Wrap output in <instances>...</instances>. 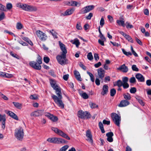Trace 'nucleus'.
Listing matches in <instances>:
<instances>
[{"label": "nucleus", "mask_w": 151, "mask_h": 151, "mask_svg": "<svg viewBox=\"0 0 151 151\" xmlns=\"http://www.w3.org/2000/svg\"><path fill=\"white\" fill-rule=\"evenodd\" d=\"M137 100L138 101V102L142 106H144L145 105V103L143 102L142 100L140 99L139 97H138L136 98Z\"/></svg>", "instance_id": "nucleus-43"}, {"label": "nucleus", "mask_w": 151, "mask_h": 151, "mask_svg": "<svg viewBox=\"0 0 151 151\" xmlns=\"http://www.w3.org/2000/svg\"><path fill=\"white\" fill-rule=\"evenodd\" d=\"M135 77L139 82H142L145 81V78L140 73L137 74L135 75Z\"/></svg>", "instance_id": "nucleus-18"}, {"label": "nucleus", "mask_w": 151, "mask_h": 151, "mask_svg": "<svg viewBox=\"0 0 151 151\" xmlns=\"http://www.w3.org/2000/svg\"><path fill=\"white\" fill-rule=\"evenodd\" d=\"M50 32L51 33L54 38L57 39L58 38L57 33L53 29L50 30Z\"/></svg>", "instance_id": "nucleus-31"}, {"label": "nucleus", "mask_w": 151, "mask_h": 151, "mask_svg": "<svg viewBox=\"0 0 151 151\" xmlns=\"http://www.w3.org/2000/svg\"><path fill=\"white\" fill-rule=\"evenodd\" d=\"M89 105L90 107L92 109L95 108L98 106V105H96L95 103L92 102H90Z\"/></svg>", "instance_id": "nucleus-39"}, {"label": "nucleus", "mask_w": 151, "mask_h": 151, "mask_svg": "<svg viewBox=\"0 0 151 151\" xmlns=\"http://www.w3.org/2000/svg\"><path fill=\"white\" fill-rule=\"evenodd\" d=\"M123 96L124 99L127 101L131 99L130 94L128 93H127L126 94H124Z\"/></svg>", "instance_id": "nucleus-36"}, {"label": "nucleus", "mask_w": 151, "mask_h": 151, "mask_svg": "<svg viewBox=\"0 0 151 151\" xmlns=\"http://www.w3.org/2000/svg\"><path fill=\"white\" fill-rule=\"evenodd\" d=\"M56 59L58 63L62 65H63L66 63V55H58L56 56Z\"/></svg>", "instance_id": "nucleus-11"}, {"label": "nucleus", "mask_w": 151, "mask_h": 151, "mask_svg": "<svg viewBox=\"0 0 151 151\" xmlns=\"http://www.w3.org/2000/svg\"><path fill=\"white\" fill-rule=\"evenodd\" d=\"M22 24L20 22H18L17 24L16 28L17 29H21L23 27Z\"/></svg>", "instance_id": "nucleus-41"}, {"label": "nucleus", "mask_w": 151, "mask_h": 151, "mask_svg": "<svg viewBox=\"0 0 151 151\" xmlns=\"http://www.w3.org/2000/svg\"><path fill=\"white\" fill-rule=\"evenodd\" d=\"M124 37L129 42L131 43L134 42L133 40L129 35L126 34Z\"/></svg>", "instance_id": "nucleus-33"}, {"label": "nucleus", "mask_w": 151, "mask_h": 151, "mask_svg": "<svg viewBox=\"0 0 151 151\" xmlns=\"http://www.w3.org/2000/svg\"><path fill=\"white\" fill-rule=\"evenodd\" d=\"M5 14L3 12H2L0 14V21L3 20L4 18Z\"/></svg>", "instance_id": "nucleus-61"}, {"label": "nucleus", "mask_w": 151, "mask_h": 151, "mask_svg": "<svg viewBox=\"0 0 151 151\" xmlns=\"http://www.w3.org/2000/svg\"><path fill=\"white\" fill-rule=\"evenodd\" d=\"M111 117L114 123L119 127L121 121V116L115 113H112L111 114Z\"/></svg>", "instance_id": "nucleus-6"}, {"label": "nucleus", "mask_w": 151, "mask_h": 151, "mask_svg": "<svg viewBox=\"0 0 151 151\" xmlns=\"http://www.w3.org/2000/svg\"><path fill=\"white\" fill-rule=\"evenodd\" d=\"M114 134L112 132H110L107 133L106 136L107 137V140L109 142H112L113 139L112 137L113 136Z\"/></svg>", "instance_id": "nucleus-20"}, {"label": "nucleus", "mask_w": 151, "mask_h": 151, "mask_svg": "<svg viewBox=\"0 0 151 151\" xmlns=\"http://www.w3.org/2000/svg\"><path fill=\"white\" fill-rule=\"evenodd\" d=\"M135 40L140 45L142 46V42L137 37L135 38Z\"/></svg>", "instance_id": "nucleus-60"}, {"label": "nucleus", "mask_w": 151, "mask_h": 151, "mask_svg": "<svg viewBox=\"0 0 151 151\" xmlns=\"http://www.w3.org/2000/svg\"><path fill=\"white\" fill-rule=\"evenodd\" d=\"M12 5L11 3H8L6 4V10H10L12 8Z\"/></svg>", "instance_id": "nucleus-37"}, {"label": "nucleus", "mask_w": 151, "mask_h": 151, "mask_svg": "<svg viewBox=\"0 0 151 151\" xmlns=\"http://www.w3.org/2000/svg\"><path fill=\"white\" fill-rule=\"evenodd\" d=\"M4 75H5L4 77L7 78H11L12 76V74L6 73H5V74H4Z\"/></svg>", "instance_id": "nucleus-59"}, {"label": "nucleus", "mask_w": 151, "mask_h": 151, "mask_svg": "<svg viewBox=\"0 0 151 151\" xmlns=\"http://www.w3.org/2000/svg\"><path fill=\"white\" fill-rule=\"evenodd\" d=\"M86 136L88 139L87 140L92 143L93 142V140L92 135L90 131L89 130H87L86 132Z\"/></svg>", "instance_id": "nucleus-17"}, {"label": "nucleus", "mask_w": 151, "mask_h": 151, "mask_svg": "<svg viewBox=\"0 0 151 151\" xmlns=\"http://www.w3.org/2000/svg\"><path fill=\"white\" fill-rule=\"evenodd\" d=\"M74 9L73 8L67 9L63 13L61 14L64 16H67L71 14L74 11Z\"/></svg>", "instance_id": "nucleus-25"}, {"label": "nucleus", "mask_w": 151, "mask_h": 151, "mask_svg": "<svg viewBox=\"0 0 151 151\" xmlns=\"http://www.w3.org/2000/svg\"><path fill=\"white\" fill-rule=\"evenodd\" d=\"M70 42L73 44L75 45L76 47H78L79 46L80 44V42L79 40L77 38L75 39L74 41L73 42V40H72Z\"/></svg>", "instance_id": "nucleus-27"}, {"label": "nucleus", "mask_w": 151, "mask_h": 151, "mask_svg": "<svg viewBox=\"0 0 151 151\" xmlns=\"http://www.w3.org/2000/svg\"><path fill=\"white\" fill-rule=\"evenodd\" d=\"M23 39L28 42L31 46H33V44L31 41L29 40L28 37H24L22 38Z\"/></svg>", "instance_id": "nucleus-32"}, {"label": "nucleus", "mask_w": 151, "mask_h": 151, "mask_svg": "<svg viewBox=\"0 0 151 151\" xmlns=\"http://www.w3.org/2000/svg\"><path fill=\"white\" fill-rule=\"evenodd\" d=\"M78 92L81 96L84 99H87L88 98V96L85 92H84L81 89L78 90Z\"/></svg>", "instance_id": "nucleus-21"}, {"label": "nucleus", "mask_w": 151, "mask_h": 151, "mask_svg": "<svg viewBox=\"0 0 151 151\" xmlns=\"http://www.w3.org/2000/svg\"><path fill=\"white\" fill-rule=\"evenodd\" d=\"M13 104L14 106L17 108L19 109H21L22 106V104L18 102H13Z\"/></svg>", "instance_id": "nucleus-28"}, {"label": "nucleus", "mask_w": 151, "mask_h": 151, "mask_svg": "<svg viewBox=\"0 0 151 151\" xmlns=\"http://www.w3.org/2000/svg\"><path fill=\"white\" fill-rule=\"evenodd\" d=\"M93 16V14L92 13H90L86 17V19H87L90 20Z\"/></svg>", "instance_id": "nucleus-53"}, {"label": "nucleus", "mask_w": 151, "mask_h": 151, "mask_svg": "<svg viewBox=\"0 0 151 151\" xmlns=\"http://www.w3.org/2000/svg\"><path fill=\"white\" fill-rule=\"evenodd\" d=\"M128 78L127 77H124L122 78V81L119 80L115 82L114 84V86H117L118 87L123 86L124 89H127L129 87V85L127 83Z\"/></svg>", "instance_id": "nucleus-2"}, {"label": "nucleus", "mask_w": 151, "mask_h": 151, "mask_svg": "<svg viewBox=\"0 0 151 151\" xmlns=\"http://www.w3.org/2000/svg\"><path fill=\"white\" fill-rule=\"evenodd\" d=\"M74 74L76 78L78 81H82L79 72L75 70Z\"/></svg>", "instance_id": "nucleus-26"}, {"label": "nucleus", "mask_w": 151, "mask_h": 151, "mask_svg": "<svg viewBox=\"0 0 151 151\" xmlns=\"http://www.w3.org/2000/svg\"><path fill=\"white\" fill-rule=\"evenodd\" d=\"M132 69L133 71L136 72H138L139 71V69L137 68L136 65H132Z\"/></svg>", "instance_id": "nucleus-42"}, {"label": "nucleus", "mask_w": 151, "mask_h": 151, "mask_svg": "<svg viewBox=\"0 0 151 151\" xmlns=\"http://www.w3.org/2000/svg\"><path fill=\"white\" fill-rule=\"evenodd\" d=\"M129 82L131 83H135L136 82V80L134 77H131L129 80Z\"/></svg>", "instance_id": "nucleus-44"}, {"label": "nucleus", "mask_w": 151, "mask_h": 151, "mask_svg": "<svg viewBox=\"0 0 151 151\" xmlns=\"http://www.w3.org/2000/svg\"><path fill=\"white\" fill-rule=\"evenodd\" d=\"M6 113L12 118L17 120H18V118L17 116L14 113L10 111H7Z\"/></svg>", "instance_id": "nucleus-23"}, {"label": "nucleus", "mask_w": 151, "mask_h": 151, "mask_svg": "<svg viewBox=\"0 0 151 151\" xmlns=\"http://www.w3.org/2000/svg\"><path fill=\"white\" fill-rule=\"evenodd\" d=\"M17 6L27 11L35 12L37 10V8L35 6L29 5L25 4H22L20 3H17Z\"/></svg>", "instance_id": "nucleus-3"}, {"label": "nucleus", "mask_w": 151, "mask_h": 151, "mask_svg": "<svg viewBox=\"0 0 151 151\" xmlns=\"http://www.w3.org/2000/svg\"><path fill=\"white\" fill-rule=\"evenodd\" d=\"M117 69L123 73H127L128 70L127 67L126 66L125 64L120 66L119 68H117Z\"/></svg>", "instance_id": "nucleus-19"}, {"label": "nucleus", "mask_w": 151, "mask_h": 151, "mask_svg": "<svg viewBox=\"0 0 151 151\" xmlns=\"http://www.w3.org/2000/svg\"><path fill=\"white\" fill-rule=\"evenodd\" d=\"M87 73L90 76L91 81L94 82L95 81V78L93 75L91 73L88 71L87 72Z\"/></svg>", "instance_id": "nucleus-35"}, {"label": "nucleus", "mask_w": 151, "mask_h": 151, "mask_svg": "<svg viewBox=\"0 0 151 151\" xmlns=\"http://www.w3.org/2000/svg\"><path fill=\"white\" fill-rule=\"evenodd\" d=\"M87 57L88 59L89 60H91L93 59V55L91 52H90L88 53Z\"/></svg>", "instance_id": "nucleus-48"}, {"label": "nucleus", "mask_w": 151, "mask_h": 151, "mask_svg": "<svg viewBox=\"0 0 151 151\" xmlns=\"http://www.w3.org/2000/svg\"><path fill=\"white\" fill-rule=\"evenodd\" d=\"M51 129L55 133H57L60 136L65 138L67 139L70 140V137H69L66 134L64 133L62 130H59L58 128L54 127H52Z\"/></svg>", "instance_id": "nucleus-8"}, {"label": "nucleus", "mask_w": 151, "mask_h": 151, "mask_svg": "<svg viewBox=\"0 0 151 151\" xmlns=\"http://www.w3.org/2000/svg\"><path fill=\"white\" fill-rule=\"evenodd\" d=\"M99 125L102 133H104L105 131L103 125L101 122H99Z\"/></svg>", "instance_id": "nucleus-34"}, {"label": "nucleus", "mask_w": 151, "mask_h": 151, "mask_svg": "<svg viewBox=\"0 0 151 151\" xmlns=\"http://www.w3.org/2000/svg\"><path fill=\"white\" fill-rule=\"evenodd\" d=\"M146 83L148 86L151 85V80L150 79L147 80L146 81Z\"/></svg>", "instance_id": "nucleus-64"}, {"label": "nucleus", "mask_w": 151, "mask_h": 151, "mask_svg": "<svg viewBox=\"0 0 151 151\" xmlns=\"http://www.w3.org/2000/svg\"><path fill=\"white\" fill-rule=\"evenodd\" d=\"M36 34L40 40L42 41H45L47 38V37L46 35L42 31L37 30L36 32Z\"/></svg>", "instance_id": "nucleus-10"}, {"label": "nucleus", "mask_w": 151, "mask_h": 151, "mask_svg": "<svg viewBox=\"0 0 151 151\" xmlns=\"http://www.w3.org/2000/svg\"><path fill=\"white\" fill-rule=\"evenodd\" d=\"M104 24V20L103 17H102L101 18L100 21V25L102 27Z\"/></svg>", "instance_id": "nucleus-54"}, {"label": "nucleus", "mask_w": 151, "mask_h": 151, "mask_svg": "<svg viewBox=\"0 0 151 151\" xmlns=\"http://www.w3.org/2000/svg\"><path fill=\"white\" fill-rule=\"evenodd\" d=\"M29 65L32 68L37 70H40L41 68V66L37 62L35 61H31L29 63Z\"/></svg>", "instance_id": "nucleus-13"}, {"label": "nucleus", "mask_w": 151, "mask_h": 151, "mask_svg": "<svg viewBox=\"0 0 151 151\" xmlns=\"http://www.w3.org/2000/svg\"><path fill=\"white\" fill-rule=\"evenodd\" d=\"M50 84L52 88L55 91V93L58 96L52 94L51 97L55 103L60 107L62 109L64 108V105L62 99L63 97L62 95L60 88L53 81L50 82Z\"/></svg>", "instance_id": "nucleus-1"}, {"label": "nucleus", "mask_w": 151, "mask_h": 151, "mask_svg": "<svg viewBox=\"0 0 151 151\" xmlns=\"http://www.w3.org/2000/svg\"><path fill=\"white\" fill-rule=\"evenodd\" d=\"M68 145H65L60 148L59 151H66V150L68 148Z\"/></svg>", "instance_id": "nucleus-49"}, {"label": "nucleus", "mask_w": 151, "mask_h": 151, "mask_svg": "<svg viewBox=\"0 0 151 151\" xmlns=\"http://www.w3.org/2000/svg\"><path fill=\"white\" fill-rule=\"evenodd\" d=\"M44 112V110H40L32 112L30 114L31 116L35 117L38 116L42 115Z\"/></svg>", "instance_id": "nucleus-14"}, {"label": "nucleus", "mask_w": 151, "mask_h": 151, "mask_svg": "<svg viewBox=\"0 0 151 151\" xmlns=\"http://www.w3.org/2000/svg\"><path fill=\"white\" fill-rule=\"evenodd\" d=\"M109 87L107 85H105L103 86V91L101 93V95L103 96L106 94L108 91Z\"/></svg>", "instance_id": "nucleus-24"}, {"label": "nucleus", "mask_w": 151, "mask_h": 151, "mask_svg": "<svg viewBox=\"0 0 151 151\" xmlns=\"http://www.w3.org/2000/svg\"><path fill=\"white\" fill-rule=\"evenodd\" d=\"M99 78H97L96 79L95 82L97 86H99L100 85V81Z\"/></svg>", "instance_id": "nucleus-62"}, {"label": "nucleus", "mask_w": 151, "mask_h": 151, "mask_svg": "<svg viewBox=\"0 0 151 151\" xmlns=\"http://www.w3.org/2000/svg\"><path fill=\"white\" fill-rule=\"evenodd\" d=\"M106 41L100 39H99L98 41V43L102 46H104V42Z\"/></svg>", "instance_id": "nucleus-56"}, {"label": "nucleus", "mask_w": 151, "mask_h": 151, "mask_svg": "<svg viewBox=\"0 0 151 151\" xmlns=\"http://www.w3.org/2000/svg\"><path fill=\"white\" fill-rule=\"evenodd\" d=\"M123 20L124 19L122 20H116V23L119 26H122L123 27H124L125 25L124 24V21Z\"/></svg>", "instance_id": "nucleus-29"}, {"label": "nucleus", "mask_w": 151, "mask_h": 151, "mask_svg": "<svg viewBox=\"0 0 151 151\" xmlns=\"http://www.w3.org/2000/svg\"><path fill=\"white\" fill-rule=\"evenodd\" d=\"M29 98L32 99L36 100L38 99V97L36 95H31L30 96Z\"/></svg>", "instance_id": "nucleus-57"}, {"label": "nucleus", "mask_w": 151, "mask_h": 151, "mask_svg": "<svg viewBox=\"0 0 151 151\" xmlns=\"http://www.w3.org/2000/svg\"><path fill=\"white\" fill-rule=\"evenodd\" d=\"M59 43L61 50L62 51V53L61 55H63L64 56L66 55V54L67 53V51L65 45L60 41L59 42Z\"/></svg>", "instance_id": "nucleus-16"}, {"label": "nucleus", "mask_w": 151, "mask_h": 151, "mask_svg": "<svg viewBox=\"0 0 151 151\" xmlns=\"http://www.w3.org/2000/svg\"><path fill=\"white\" fill-rule=\"evenodd\" d=\"M0 10L6 12L7 11L5 8V6L1 4H0Z\"/></svg>", "instance_id": "nucleus-51"}, {"label": "nucleus", "mask_w": 151, "mask_h": 151, "mask_svg": "<svg viewBox=\"0 0 151 151\" xmlns=\"http://www.w3.org/2000/svg\"><path fill=\"white\" fill-rule=\"evenodd\" d=\"M48 142L54 144L66 143L67 142L63 139L56 137L49 138L47 139Z\"/></svg>", "instance_id": "nucleus-5"}, {"label": "nucleus", "mask_w": 151, "mask_h": 151, "mask_svg": "<svg viewBox=\"0 0 151 151\" xmlns=\"http://www.w3.org/2000/svg\"><path fill=\"white\" fill-rule=\"evenodd\" d=\"M129 102L127 101L123 100L120 101V104L118 105V106L119 107H125L129 105Z\"/></svg>", "instance_id": "nucleus-22"}, {"label": "nucleus", "mask_w": 151, "mask_h": 151, "mask_svg": "<svg viewBox=\"0 0 151 151\" xmlns=\"http://www.w3.org/2000/svg\"><path fill=\"white\" fill-rule=\"evenodd\" d=\"M15 136L17 139L22 140L23 138L24 133L23 129L21 127L16 129L15 131Z\"/></svg>", "instance_id": "nucleus-4"}, {"label": "nucleus", "mask_w": 151, "mask_h": 151, "mask_svg": "<svg viewBox=\"0 0 151 151\" xmlns=\"http://www.w3.org/2000/svg\"><path fill=\"white\" fill-rule=\"evenodd\" d=\"M94 7V6L93 5L86 6L80 10L79 13L80 14H85L88 12L93 10Z\"/></svg>", "instance_id": "nucleus-9"}, {"label": "nucleus", "mask_w": 151, "mask_h": 151, "mask_svg": "<svg viewBox=\"0 0 151 151\" xmlns=\"http://www.w3.org/2000/svg\"><path fill=\"white\" fill-rule=\"evenodd\" d=\"M10 54L12 57L18 59H19V57L16 54H14L12 51L10 52Z\"/></svg>", "instance_id": "nucleus-46"}, {"label": "nucleus", "mask_w": 151, "mask_h": 151, "mask_svg": "<svg viewBox=\"0 0 151 151\" xmlns=\"http://www.w3.org/2000/svg\"><path fill=\"white\" fill-rule=\"evenodd\" d=\"M131 49L133 54L134 55V56L135 57H137L138 55L137 54L134 50L133 47L132 46H131Z\"/></svg>", "instance_id": "nucleus-55"}, {"label": "nucleus", "mask_w": 151, "mask_h": 151, "mask_svg": "<svg viewBox=\"0 0 151 151\" xmlns=\"http://www.w3.org/2000/svg\"><path fill=\"white\" fill-rule=\"evenodd\" d=\"M38 64L40 65L42 63V61L41 60V58L40 56L39 55H38L37 60V62Z\"/></svg>", "instance_id": "nucleus-47"}, {"label": "nucleus", "mask_w": 151, "mask_h": 151, "mask_svg": "<svg viewBox=\"0 0 151 151\" xmlns=\"http://www.w3.org/2000/svg\"><path fill=\"white\" fill-rule=\"evenodd\" d=\"M45 116L54 122H56L58 120V118L57 116H54L49 113H46Z\"/></svg>", "instance_id": "nucleus-15"}, {"label": "nucleus", "mask_w": 151, "mask_h": 151, "mask_svg": "<svg viewBox=\"0 0 151 151\" xmlns=\"http://www.w3.org/2000/svg\"><path fill=\"white\" fill-rule=\"evenodd\" d=\"M110 121H106L104 119L103 121V123L104 124H107L109 125L110 124Z\"/></svg>", "instance_id": "nucleus-63"}, {"label": "nucleus", "mask_w": 151, "mask_h": 151, "mask_svg": "<svg viewBox=\"0 0 151 151\" xmlns=\"http://www.w3.org/2000/svg\"><path fill=\"white\" fill-rule=\"evenodd\" d=\"M71 6H75L79 7L80 6L81 4L76 1H71Z\"/></svg>", "instance_id": "nucleus-30"}, {"label": "nucleus", "mask_w": 151, "mask_h": 151, "mask_svg": "<svg viewBox=\"0 0 151 151\" xmlns=\"http://www.w3.org/2000/svg\"><path fill=\"white\" fill-rule=\"evenodd\" d=\"M6 116L5 114L1 115L0 114V122L2 121H6Z\"/></svg>", "instance_id": "nucleus-45"}, {"label": "nucleus", "mask_w": 151, "mask_h": 151, "mask_svg": "<svg viewBox=\"0 0 151 151\" xmlns=\"http://www.w3.org/2000/svg\"><path fill=\"white\" fill-rule=\"evenodd\" d=\"M137 91V89L135 87H132L130 90V92L132 93H134Z\"/></svg>", "instance_id": "nucleus-50"}, {"label": "nucleus", "mask_w": 151, "mask_h": 151, "mask_svg": "<svg viewBox=\"0 0 151 151\" xmlns=\"http://www.w3.org/2000/svg\"><path fill=\"white\" fill-rule=\"evenodd\" d=\"M78 117L83 119H87L90 118L91 115L87 111H83L82 110H80L78 111Z\"/></svg>", "instance_id": "nucleus-7"}, {"label": "nucleus", "mask_w": 151, "mask_h": 151, "mask_svg": "<svg viewBox=\"0 0 151 151\" xmlns=\"http://www.w3.org/2000/svg\"><path fill=\"white\" fill-rule=\"evenodd\" d=\"M122 50L123 53L126 56H128L129 55H132V53L130 52H127L124 50V49H122Z\"/></svg>", "instance_id": "nucleus-40"}, {"label": "nucleus", "mask_w": 151, "mask_h": 151, "mask_svg": "<svg viewBox=\"0 0 151 151\" xmlns=\"http://www.w3.org/2000/svg\"><path fill=\"white\" fill-rule=\"evenodd\" d=\"M110 81V78L109 76H106L104 78V81L106 82L107 81Z\"/></svg>", "instance_id": "nucleus-58"}, {"label": "nucleus", "mask_w": 151, "mask_h": 151, "mask_svg": "<svg viewBox=\"0 0 151 151\" xmlns=\"http://www.w3.org/2000/svg\"><path fill=\"white\" fill-rule=\"evenodd\" d=\"M98 77L101 80L103 81L105 73V71L101 68L97 69Z\"/></svg>", "instance_id": "nucleus-12"}, {"label": "nucleus", "mask_w": 151, "mask_h": 151, "mask_svg": "<svg viewBox=\"0 0 151 151\" xmlns=\"http://www.w3.org/2000/svg\"><path fill=\"white\" fill-rule=\"evenodd\" d=\"M43 60L44 62L46 63H48L50 59L48 57H44Z\"/></svg>", "instance_id": "nucleus-52"}, {"label": "nucleus", "mask_w": 151, "mask_h": 151, "mask_svg": "<svg viewBox=\"0 0 151 151\" xmlns=\"http://www.w3.org/2000/svg\"><path fill=\"white\" fill-rule=\"evenodd\" d=\"M116 91L114 88L111 89L110 91V96H114L116 93Z\"/></svg>", "instance_id": "nucleus-38"}]
</instances>
